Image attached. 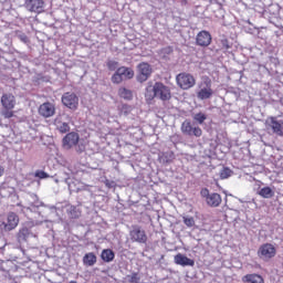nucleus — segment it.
Segmentation results:
<instances>
[{
	"label": "nucleus",
	"mask_w": 283,
	"mask_h": 283,
	"mask_svg": "<svg viewBox=\"0 0 283 283\" xmlns=\"http://www.w3.org/2000/svg\"><path fill=\"white\" fill-rule=\"evenodd\" d=\"M259 196H261V198H273V196H275V192H273V189H271V187H263L259 190Z\"/></svg>",
	"instance_id": "28"
},
{
	"label": "nucleus",
	"mask_w": 283,
	"mask_h": 283,
	"mask_svg": "<svg viewBox=\"0 0 283 283\" xmlns=\"http://www.w3.org/2000/svg\"><path fill=\"white\" fill-rule=\"evenodd\" d=\"M176 81L181 90H191L196 85V77L189 73H179Z\"/></svg>",
	"instance_id": "6"
},
{
	"label": "nucleus",
	"mask_w": 283,
	"mask_h": 283,
	"mask_svg": "<svg viewBox=\"0 0 283 283\" xmlns=\"http://www.w3.org/2000/svg\"><path fill=\"white\" fill-rule=\"evenodd\" d=\"M105 186H106L108 189H114V188L116 187V182L106 179V180H105Z\"/></svg>",
	"instance_id": "45"
},
{
	"label": "nucleus",
	"mask_w": 283,
	"mask_h": 283,
	"mask_svg": "<svg viewBox=\"0 0 283 283\" xmlns=\"http://www.w3.org/2000/svg\"><path fill=\"white\" fill-rule=\"evenodd\" d=\"M118 74L122 75V78H126V80H132V77L134 76V70L132 67H127V66H120L117 69Z\"/></svg>",
	"instance_id": "23"
},
{
	"label": "nucleus",
	"mask_w": 283,
	"mask_h": 283,
	"mask_svg": "<svg viewBox=\"0 0 283 283\" xmlns=\"http://www.w3.org/2000/svg\"><path fill=\"white\" fill-rule=\"evenodd\" d=\"M219 176L221 178V180H227V178H231V176H233V170L227 167H223L220 172Z\"/></svg>",
	"instance_id": "31"
},
{
	"label": "nucleus",
	"mask_w": 283,
	"mask_h": 283,
	"mask_svg": "<svg viewBox=\"0 0 283 283\" xmlns=\"http://www.w3.org/2000/svg\"><path fill=\"white\" fill-rule=\"evenodd\" d=\"M48 81L45 77L38 75V83H45Z\"/></svg>",
	"instance_id": "47"
},
{
	"label": "nucleus",
	"mask_w": 283,
	"mask_h": 283,
	"mask_svg": "<svg viewBox=\"0 0 283 283\" xmlns=\"http://www.w3.org/2000/svg\"><path fill=\"white\" fill-rule=\"evenodd\" d=\"M184 224H186V227H193L196 224V220L193 217H184Z\"/></svg>",
	"instance_id": "39"
},
{
	"label": "nucleus",
	"mask_w": 283,
	"mask_h": 283,
	"mask_svg": "<svg viewBox=\"0 0 283 283\" xmlns=\"http://www.w3.org/2000/svg\"><path fill=\"white\" fill-rule=\"evenodd\" d=\"M66 213L72 220L81 218V209L76 206H69L66 208Z\"/></svg>",
	"instance_id": "22"
},
{
	"label": "nucleus",
	"mask_w": 283,
	"mask_h": 283,
	"mask_svg": "<svg viewBox=\"0 0 283 283\" xmlns=\"http://www.w3.org/2000/svg\"><path fill=\"white\" fill-rule=\"evenodd\" d=\"M208 207H220L222 205V197L218 192H211V195L208 197V200H206Z\"/></svg>",
	"instance_id": "18"
},
{
	"label": "nucleus",
	"mask_w": 283,
	"mask_h": 283,
	"mask_svg": "<svg viewBox=\"0 0 283 283\" xmlns=\"http://www.w3.org/2000/svg\"><path fill=\"white\" fill-rule=\"evenodd\" d=\"M4 171H6V169L2 166H0V178H1V176H3Z\"/></svg>",
	"instance_id": "48"
},
{
	"label": "nucleus",
	"mask_w": 283,
	"mask_h": 283,
	"mask_svg": "<svg viewBox=\"0 0 283 283\" xmlns=\"http://www.w3.org/2000/svg\"><path fill=\"white\" fill-rule=\"evenodd\" d=\"M155 94L156 98H159V101H171V88L161 82L155 83Z\"/></svg>",
	"instance_id": "10"
},
{
	"label": "nucleus",
	"mask_w": 283,
	"mask_h": 283,
	"mask_svg": "<svg viewBox=\"0 0 283 283\" xmlns=\"http://www.w3.org/2000/svg\"><path fill=\"white\" fill-rule=\"evenodd\" d=\"M198 88L196 92L198 101H209L213 96V88H211V80L209 77L203 78L198 84Z\"/></svg>",
	"instance_id": "1"
},
{
	"label": "nucleus",
	"mask_w": 283,
	"mask_h": 283,
	"mask_svg": "<svg viewBox=\"0 0 283 283\" xmlns=\"http://www.w3.org/2000/svg\"><path fill=\"white\" fill-rule=\"evenodd\" d=\"M45 2L43 0H27L25 8L29 12H43Z\"/></svg>",
	"instance_id": "15"
},
{
	"label": "nucleus",
	"mask_w": 283,
	"mask_h": 283,
	"mask_svg": "<svg viewBox=\"0 0 283 283\" xmlns=\"http://www.w3.org/2000/svg\"><path fill=\"white\" fill-rule=\"evenodd\" d=\"M73 147L75 148L76 154H83V151H85V144L83 143H77Z\"/></svg>",
	"instance_id": "42"
},
{
	"label": "nucleus",
	"mask_w": 283,
	"mask_h": 283,
	"mask_svg": "<svg viewBox=\"0 0 283 283\" xmlns=\"http://www.w3.org/2000/svg\"><path fill=\"white\" fill-rule=\"evenodd\" d=\"M62 103L64 107H67L72 112H76V109H78V96L76 93H64L62 95Z\"/></svg>",
	"instance_id": "11"
},
{
	"label": "nucleus",
	"mask_w": 283,
	"mask_h": 283,
	"mask_svg": "<svg viewBox=\"0 0 283 283\" xmlns=\"http://www.w3.org/2000/svg\"><path fill=\"white\" fill-rule=\"evenodd\" d=\"M282 125L283 122L277 120L275 117L270 118L269 126L273 130V134H276V136H283Z\"/></svg>",
	"instance_id": "19"
},
{
	"label": "nucleus",
	"mask_w": 283,
	"mask_h": 283,
	"mask_svg": "<svg viewBox=\"0 0 283 283\" xmlns=\"http://www.w3.org/2000/svg\"><path fill=\"white\" fill-rule=\"evenodd\" d=\"M181 133L185 136H195V138H200L202 136V128L196 123H191V119H185L181 124Z\"/></svg>",
	"instance_id": "3"
},
{
	"label": "nucleus",
	"mask_w": 283,
	"mask_h": 283,
	"mask_svg": "<svg viewBox=\"0 0 283 283\" xmlns=\"http://www.w3.org/2000/svg\"><path fill=\"white\" fill-rule=\"evenodd\" d=\"M207 118H209V116L203 112L192 114V120L195 125H205V120H207Z\"/></svg>",
	"instance_id": "24"
},
{
	"label": "nucleus",
	"mask_w": 283,
	"mask_h": 283,
	"mask_svg": "<svg viewBox=\"0 0 283 283\" xmlns=\"http://www.w3.org/2000/svg\"><path fill=\"white\" fill-rule=\"evenodd\" d=\"M1 105L3 109H14V105H17V98L11 93H4L1 96Z\"/></svg>",
	"instance_id": "16"
},
{
	"label": "nucleus",
	"mask_w": 283,
	"mask_h": 283,
	"mask_svg": "<svg viewBox=\"0 0 283 283\" xmlns=\"http://www.w3.org/2000/svg\"><path fill=\"white\" fill-rule=\"evenodd\" d=\"M39 114L40 116H43V118H51V116L56 114V108L54 107V104L46 102L40 105Z\"/></svg>",
	"instance_id": "14"
},
{
	"label": "nucleus",
	"mask_w": 283,
	"mask_h": 283,
	"mask_svg": "<svg viewBox=\"0 0 283 283\" xmlns=\"http://www.w3.org/2000/svg\"><path fill=\"white\" fill-rule=\"evenodd\" d=\"M106 65H107V67H108V70H109L111 72H114V71H116L117 67H118V62H116V61H114V60H108L107 63H106Z\"/></svg>",
	"instance_id": "37"
},
{
	"label": "nucleus",
	"mask_w": 283,
	"mask_h": 283,
	"mask_svg": "<svg viewBox=\"0 0 283 283\" xmlns=\"http://www.w3.org/2000/svg\"><path fill=\"white\" fill-rule=\"evenodd\" d=\"M171 52H174V49H171L170 46L164 48L161 50V54H171Z\"/></svg>",
	"instance_id": "46"
},
{
	"label": "nucleus",
	"mask_w": 283,
	"mask_h": 283,
	"mask_svg": "<svg viewBox=\"0 0 283 283\" xmlns=\"http://www.w3.org/2000/svg\"><path fill=\"white\" fill-rule=\"evenodd\" d=\"M97 258L94 252H88L83 256V264L84 266H94L96 264Z\"/></svg>",
	"instance_id": "21"
},
{
	"label": "nucleus",
	"mask_w": 283,
	"mask_h": 283,
	"mask_svg": "<svg viewBox=\"0 0 283 283\" xmlns=\"http://www.w3.org/2000/svg\"><path fill=\"white\" fill-rule=\"evenodd\" d=\"M50 175L43 170H36L35 171V178H40L41 180H44L45 178H49Z\"/></svg>",
	"instance_id": "41"
},
{
	"label": "nucleus",
	"mask_w": 283,
	"mask_h": 283,
	"mask_svg": "<svg viewBox=\"0 0 283 283\" xmlns=\"http://www.w3.org/2000/svg\"><path fill=\"white\" fill-rule=\"evenodd\" d=\"M18 39H20V41L22 43H29L30 42V40L28 39V35H25V33L19 34Z\"/></svg>",
	"instance_id": "44"
},
{
	"label": "nucleus",
	"mask_w": 283,
	"mask_h": 283,
	"mask_svg": "<svg viewBox=\"0 0 283 283\" xmlns=\"http://www.w3.org/2000/svg\"><path fill=\"white\" fill-rule=\"evenodd\" d=\"M154 70L151 69V65L147 62H142L137 65V75L136 81L137 83H145V81H148L151 76V73Z\"/></svg>",
	"instance_id": "5"
},
{
	"label": "nucleus",
	"mask_w": 283,
	"mask_h": 283,
	"mask_svg": "<svg viewBox=\"0 0 283 283\" xmlns=\"http://www.w3.org/2000/svg\"><path fill=\"white\" fill-rule=\"evenodd\" d=\"M129 235L132 242H137L138 244L147 243V233L140 226H132Z\"/></svg>",
	"instance_id": "9"
},
{
	"label": "nucleus",
	"mask_w": 283,
	"mask_h": 283,
	"mask_svg": "<svg viewBox=\"0 0 283 283\" xmlns=\"http://www.w3.org/2000/svg\"><path fill=\"white\" fill-rule=\"evenodd\" d=\"M211 33L209 31H200L196 36V44L200 48H209L211 45Z\"/></svg>",
	"instance_id": "13"
},
{
	"label": "nucleus",
	"mask_w": 283,
	"mask_h": 283,
	"mask_svg": "<svg viewBox=\"0 0 283 283\" xmlns=\"http://www.w3.org/2000/svg\"><path fill=\"white\" fill-rule=\"evenodd\" d=\"M19 227V216L14 212H10L7 218V222L0 223L1 231H13V229H17Z\"/></svg>",
	"instance_id": "12"
},
{
	"label": "nucleus",
	"mask_w": 283,
	"mask_h": 283,
	"mask_svg": "<svg viewBox=\"0 0 283 283\" xmlns=\"http://www.w3.org/2000/svg\"><path fill=\"white\" fill-rule=\"evenodd\" d=\"M200 193H201L202 198H206V200H208L209 196H211V192H209V189H207V188L201 189Z\"/></svg>",
	"instance_id": "43"
},
{
	"label": "nucleus",
	"mask_w": 283,
	"mask_h": 283,
	"mask_svg": "<svg viewBox=\"0 0 283 283\" xmlns=\"http://www.w3.org/2000/svg\"><path fill=\"white\" fill-rule=\"evenodd\" d=\"M64 182L67 185L69 191H76V193H78V191H87V187L76 188V184L74 182V179L70 177L65 178Z\"/></svg>",
	"instance_id": "25"
},
{
	"label": "nucleus",
	"mask_w": 283,
	"mask_h": 283,
	"mask_svg": "<svg viewBox=\"0 0 283 283\" xmlns=\"http://www.w3.org/2000/svg\"><path fill=\"white\" fill-rule=\"evenodd\" d=\"M101 258L103 262H114V258H116V253L113 252L112 249H105L102 251Z\"/></svg>",
	"instance_id": "26"
},
{
	"label": "nucleus",
	"mask_w": 283,
	"mask_h": 283,
	"mask_svg": "<svg viewBox=\"0 0 283 283\" xmlns=\"http://www.w3.org/2000/svg\"><path fill=\"white\" fill-rule=\"evenodd\" d=\"M81 140V135L76 132H71L67 133L63 138H62V147L66 151H70L73 147H76Z\"/></svg>",
	"instance_id": "8"
},
{
	"label": "nucleus",
	"mask_w": 283,
	"mask_h": 283,
	"mask_svg": "<svg viewBox=\"0 0 283 283\" xmlns=\"http://www.w3.org/2000/svg\"><path fill=\"white\" fill-rule=\"evenodd\" d=\"M72 120V117L70 115L63 113L62 115H57L54 119V125L60 132V134H67L70 132V122Z\"/></svg>",
	"instance_id": "7"
},
{
	"label": "nucleus",
	"mask_w": 283,
	"mask_h": 283,
	"mask_svg": "<svg viewBox=\"0 0 283 283\" xmlns=\"http://www.w3.org/2000/svg\"><path fill=\"white\" fill-rule=\"evenodd\" d=\"M14 108H3L1 111V116H3V118H12L14 116Z\"/></svg>",
	"instance_id": "33"
},
{
	"label": "nucleus",
	"mask_w": 283,
	"mask_h": 283,
	"mask_svg": "<svg viewBox=\"0 0 283 283\" xmlns=\"http://www.w3.org/2000/svg\"><path fill=\"white\" fill-rule=\"evenodd\" d=\"M134 109V107H132V105L129 104H123L122 108H120V114L123 116H129V114H132V111Z\"/></svg>",
	"instance_id": "32"
},
{
	"label": "nucleus",
	"mask_w": 283,
	"mask_h": 283,
	"mask_svg": "<svg viewBox=\"0 0 283 283\" xmlns=\"http://www.w3.org/2000/svg\"><path fill=\"white\" fill-rule=\"evenodd\" d=\"M276 254L277 249H275L271 243H264L258 250V258L263 262H270Z\"/></svg>",
	"instance_id": "4"
},
{
	"label": "nucleus",
	"mask_w": 283,
	"mask_h": 283,
	"mask_svg": "<svg viewBox=\"0 0 283 283\" xmlns=\"http://www.w3.org/2000/svg\"><path fill=\"white\" fill-rule=\"evenodd\" d=\"M220 46L222 50H231V44L229 43V40L227 38H222L220 40Z\"/></svg>",
	"instance_id": "36"
},
{
	"label": "nucleus",
	"mask_w": 283,
	"mask_h": 283,
	"mask_svg": "<svg viewBox=\"0 0 283 283\" xmlns=\"http://www.w3.org/2000/svg\"><path fill=\"white\" fill-rule=\"evenodd\" d=\"M145 98L148 102L154 101V98H156V84L155 85H148L146 87Z\"/></svg>",
	"instance_id": "27"
},
{
	"label": "nucleus",
	"mask_w": 283,
	"mask_h": 283,
	"mask_svg": "<svg viewBox=\"0 0 283 283\" xmlns=\"http://www.w3.org/2000/svg\"><path fill=\"white\" fill-rule=\"evenodd\" d=\"M175 264H178L179 266H195L196 261H193V259L187 258L182 253H178L175 255Z\"/></svg>",
	"instance_id": "17"
},
{
	"label": "nucleus",
	"mask_w": 283,
	"mask_h": 283,
	"mask_svg": "<svg viewBox=\"0 0 283 283\" xmlns=\"http://www.w3.org/2000/svg\"><path fill=\"white\" fill-rule=\"evenodd\" d=\"M45 205L39 200H38L31 206V207H27L28 211H36V209H39V207H44Z\"/></svg>",
	"instance_id": "35"
},
{
	"label": "nucleus",
	"mask_w": 283,
	"mask_h": 283,
	"mask_svg": "<svg viewBox=\"0 0 283 283\" xmlns=\"http://www.w3.org/2000/svg\"><path fill=\"white\" fill-rule=\"evenodd\" d=\"M112 82L115 84L123 83V75L118 73V69L116 70L115 74L112 76Z\"/></svg>",
	"instance_id": "38"
},
{
	"label": "nucleus",
	"mask_w": 283,
	"mask_h": 283,
	"mask_svg": "<svg viewBox=\"0 0 283 283\" xmlns=\"http://www.w3.org/2000/svg\"><path fill=\"white\" fill-rule=\"evenodd\" d=\"M128 282L140 283V276H138V273H133L132 275H128Z\"/></svg>",
	"instance_id": "40"
},
{
	"label": "nucleus",
	"mask_w": 283,
	"mask_h": 283,
	"mask_svg": "<svg viewBox=\"0 0 283 283\" xmlns=\"http://www.w3.org/2000/svg\"><path fill=\"white\" fill-rule=\"evenodd\" d=\"M49 209H51V211H56V207L54 206L49 207Z\"/></svg>",
	"instance_id": "49"
},
{
	"label": "nucleus",
	"mask_w": 283,
	"mask_h": 283,
	"mask_svg": "<svg viewBox=\"0 0 283 283\" xmlns=\"http://www.w3.org/2000/svg\"><path fill=\"white\" fill-rule=\"evenodd\" d=\"M120 98H124L125 101H132V98H134V95L132 94V91L123 87V88H119V92H118Z\"/></svg>",
	"instance_id": "29"
},
{
	"label": "nucleus",
	"mask_w": 283,
	"mask_h": 283,
	"mask_svg": "<svg viewBox=\"0 0 283 283\" xmlns=\"http://www.w3.org/2000/svg\"><path fill=\"white\" fill-rule=\"evenodd\" d=\"M38 200H39V196H36L35 193H29L27 196V202L29 207L33 206Z\"/></svg>",
	"instance_id": "34"
},
{
	"label": "nucleus",
	"mask_w": 283,
	"mask_h": 283,
	"mask_svg": "<svg viewBox=\"0 0 283 283\" xmlns=\"http://www.w3.org/2000/svg\"><path fill=\"white\" fill-rule=\"evenodd\" d=\"M243 283H264V279L260 274H247L242 277Z\"/></svg>",
	"instance_id": "20"
},
{
	"label": "nucleus",
	"mask_w": 283,
	"mask_h": 283,
	"mask_svg": "<svg viewBox=\"0 0 283 283\" xmlns=\"http://www.w3.org/2000/svg\"><path fill=\"white\" fill-rule=\"evenodd\" d=\"M30 238H39V234L33 232L31 228H28V226L21 227L15 234V240L19 247L28 244V242H30Z\"/></svg>",
	"instance_id": "2"
},
{
	"label": "nucleus",
	"mask_w": 283,
	"mask_h": 283,
	"mask_svg": "<svg viewBox=\"0 0 283 283\" xmlns=\"http://www.w3.org/2000/svg\"><path fill=\"white\" fill-rule=\"evenodd\" d=\"M174 158H175L174 153L167 151L163 154V156L160 157V160L164 165H169V163H171Z\"/></svg>",
	"instance_id": "30"
}]
</instances>
